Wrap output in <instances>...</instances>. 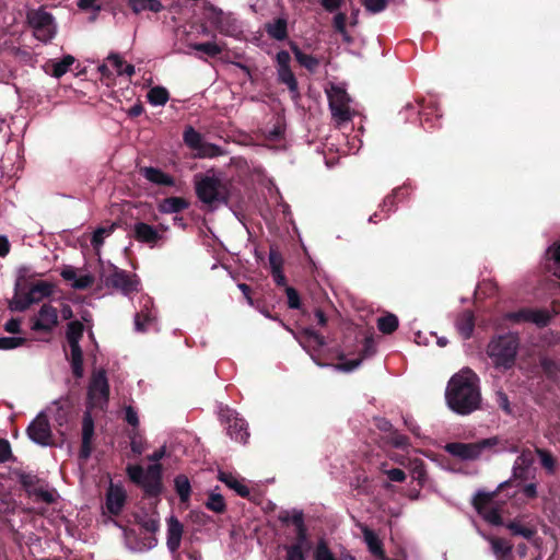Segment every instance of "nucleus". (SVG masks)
I'll return each mask as SVG.
<instances>
[{
    "label": "nucleus",
    "mask_w": 560,
    "mask_h": 560,
    "mask_svg": "<svg viewBox=\"0 0 560 560\" xmlns=\"http://www.w3.org/2000/svg\"><path fill=\"white\" fill-rule=\"evenodd\" d=\"M137 523L149 534L150 536L143 537L140 540L137 538V534L133 529L126 530V539L133 550L143 551L153 548L158 544V539L154 537V533L160 527L159 518L155 515L137 516Z\"/></svg>",
    "instance_id": "nucleus-10"
},
{
    "label": "nucleus",
    "mask_w": 560,
    "mask_h": 560,
    "mask_svg": "<svg viewBox=\"0 0 560 560\" xmlns=\"http://www.w3.org/2000/svg\"><path fill=\"white\" fill-rule=\"evenodd\" d=\"M398 201L396 200V198L392 195V192L389 195H387L383 202L381 203L380 208L383 212H386V213H389L392 211H395L396 210V206H397Z\"/></svg>",
    "instance_id": "nucleus-64"
},
{
    "label": "nucleus",
    "mask_w": 560,
    "mask_h": 560,
    "mask_svg": "<svg viewBox=\"0 0 560 560\" xmlns=\"http://www.w3.org/2000/svg\"><path fill=\"white\" fill-rule=\"evenodd\" d=\"M129 439H130V448H131V452L136 455V456H139L143 453L144 451V442H143V438L138 433L137 430L132 429L129 434H128Z\"/></svg>",
    "instance_id": "nucleus-53"
},
{
    "label": "nucleus",
    "mask_w": 560,
    "mask_h": 560,
    "mask_svg": "<svg viewBox=\"0 0 560 560\" xmlns=\"http://www.w3.org/2000/svg\"><path fill=\"white\" fill-rule=\"evenodd\" d=\"M107 59L118 75L127 74L131 77L135 73V66L127 63L119 55L110 54Z\"/></svg>",
    "instance_id": "nucleus-41"
},
{
    "label": "nucleus",
    "mask_w": 560,
    "mask_h": 560,
    "mask_svg": "<svg viewBox=\"0 0 560 560\" xmlns=\"http://www.w3.org/2000/svg\"><path fill=\"white\" fill-rule=\"evenodd\" d=\"M390 443L397 448H406L409 446V439L394 429L389 436Z\"/></svg>",
    "instance_id": "nucleus-58"
},
{
    "label": "nucleus",
    "mask_w": 560,
    "mask_h": 560,
    "mask_svg": "<svg viewBox=\"0 0 560 560\" xmlns=\"http://www.w3.org/2000/svg\"><path fill=\"white\" fill-rule=\"evenodd\" d=\"M376 351L375 342L373 340V337L368 336L364 338L363 347L360 351V358L348 360L341 364L338 365V368L345 372H350L357 369L363 359L372 357Z\"/></svg>",
    "instance_id": "nucleus-24"
},
{
    "label": "nucleus",
    "mask_w": 560,
    "mask_h": 560,
    "mask_svg": "<svg viewBox=\"0 0 560 560\" xmlns=\"http://www.w3.org/2000/svg\"><path fill=\"white\" fill-rule=\"evenodd\" d=\"M84 325L80 320H72L67 325L66 338L71 352V370L77 378L83 376V351L80 341L83 337Z\"/></svg>",
    "instance_id": "nucleus-8"
},
{
    "label": "nucleus",
    "mask_w": 560,
    "mask_h": 560,
    "mask_svg": "<svg viewBox=\"0 0 560 560\" xmlns=\"http://www.w3.org/2000/svg\"><path fill=\"white\" fill-rule=\"evenodd\" d=\"M290 48H291L292 52L294 54L296 61L302 67L307 69L310 72L316 71V69L319 66V60L316 57H313L312 55H307V54L303 52L299 48V46L294 43L290 44Z\"/></svg>",
    "instance_id": "nucleus-31"
},
{
    "label": "nucleus",
    "mask_w": 560,
    "mask_h": 560,
    "mask_svg": "<svg viewBox=\"0 0 560 560\" xmlns=\"http://www.w3.org/2000/svg\"><path fill=\"white\" fill-rule=\"evenodd\" d=\"M148 102L154 106H163L170 100V93L164 86L151 88L147 94Z\"/></svg>",
    "instance_id": "nucleus-39"
},
{
    "label": "nucleus",
    "mask_w": 560,
    "mask_h": 560,
    "mask_svg": "<svg viewBox=\"0 0 560 560\" xmlns=\"http://www.w3.org/2000/svg\"><path fill=\"white\" fill-rule=\"evenodd\" d=\"M505 319L513 324L533 323L537 327L544 328L550 324L552 314L546 308L522 307L515 312L506 313Z\"/></svg>",
    "instance_id": "nucleus-15"
},
{
    "label": "nucleus",
    "mask_w": 560,
    "mask_h": 560,
    "mask_svg": "<svg viewBox=\"0 0 560 560\" xmlns=\"http://www.w3.org/2000/svg\"><path fill=\"white\" fill-rule=\"evenodd\" d=\"M164 456L165 447L163 446L148 456V459L154 464L149 465L147 469L140 465H128L126 468L130 481L142 489L143 498L154 499L155 503L160 502V495L164 490L163 469L162 465L158 463Z\"/></svg>",
    "instance_id": "nucleus-2"
},
{
    "label": "nucleus",
    "mask_w": 560,
    "mask_h": 560,
    "mask_svg": "<svg viewBox=\"0 0 560 560\" xmlns=\"http://www.w3.org/2000/svg\"><path fill=\"white\" fill-rule=\"evenodd\" d=\"M140 173L143 175V177L147 180H149L150 183H153L155 185L167 186V187H172L175 185V178L158 167H153V166L143 167V168H141Z\"/></svg>",
    "instance_id": "nucleus-25"
},
{
    "label": "nucleus",
    "mask_w": 560,
    "mask_h": 560,
    "mask_svg": "<svg viewBox=\"0 0 560 560\" xmlns=\"http://www.w3.org/2000/svg\"><path fill=\"white\" fill-rule=\"evenodd\" d=\"M455 326L463 339H469L475 329V315L472 311L465 310L460 312L456 317Z\"/></svg>",
    "instance_id": "nucleus-26"
},
{
    "label": "nucleus",
    "mask_w": 560,
    "mask_h": 560,
    "mask_svg": "<svg viewBox=\"0 0 560 560\" xmlns=\"http://www.w3.org/2000/svg\"><path fill=\"white\" fill-rule=\"evenodd\" d=\"M203 16L210 26L221 35L238 38L243 24L232 12H224L210 1L203 2Z\"/></svg>",
    "instance_id": "nucleus-6"
},
{
    "label": "nucleus",
    "mask_w": 560,
    "mask_h": 560,
    "mask_svg": "<svg viewBox=\"0 0 560 560\" xmlns=\"http://www.w3.org/2000/svg\"><path fill=\"white\" fill-rule=\"evenodd\" d=\"M88 398L94 406L106 405L109 399V384L104 370L93 373L88 390Z\"/></svg>",
    "instance_id": "nucleus-18"
},
{
    "label": "nucleus",
    "mask_w": 560,
    "mask_h": 560,
    "mask_svg": "<svg viewBox=\"0 0 560 560\" xmlns=\"http://www.w3.org/2000/svg\"><path fill=\"white\" fill-rule=\"evenodd\" d=\"M167 540L166 545L170 551L175 555L180 546L184 532L183 524L175 517L171 516L167 521Z\"/></svg>",
    "instance_id": "nucleus-22"
},
{
    "label": "nucleus",
    "mask_w": 560,
    "mask_h": 560,
    "mask_svg": "<svg viewBox=\"0 0 560 560\" xmlns=\"http://www.w3.org/2000/svg\"><path fill=\"white\" fill-rule=\"evenodd\" d=\"M11 479L15 480L21 485L28 495H35L47 504L55 502L54 493L38 487L40 478L33 471H26L23 468L15 467L10 470Z\"/></svg>",
    "instance_id": "nucleus-9"
},
{
    "label": "nucleus",
    "mask_w": 560,
    "mask_h": 560,
    "mask_svg": "<svg viewBox=\"0 0 560 560\" xmlns=\"http://www.w3.org/2000/svg\"><path fill=\"white\" fill-rule=\"evenodd\" d=\"M276 61L278 82L288 86L293 100L300 97L299 83L290 67V54L287 50L278 51Z\"/></svg>",
    "instance_id": "nucleus-17"
},
{
    "label": "nucleus",
    "mask_w": 560,
    "mask_h": 560,
    "mask_svg": "<svg viewBox=\"0 0 560 560\" xmlns=\"http://www.w3.org/2000/svg\"><path fill=\"white\" fill-rule=\"evenodd\" d=\"M492 500V495L486 492H478L472 500L474 508L476 509L477 513L480 515L483 511H486L489 505V503Z\"/></svg>",
    "instance_id": "nucleus-55"
},
{
    "label": "nucleus",
    "mask_w": 560,
    "mask_h": 560,
    "mask_svg": "<svg viewBox=\"0 0 560 560\" xmlns=\"http://www.w3.org/2000/svg\"><path fill=\"white\" fill-rule=\"evenodd\" d=\"M285 293L288 298V306L292 310H299L301 307L299 292L292 287H285Z\"/></svg>",
    "instance_id": "nucleus-59"
},
{
    "label": "nucleus",
    "mask_w": 560,
    "mask_h": 560,
    "mask_svg": "<svg viewBox=\"0 0 560 560\" xmlns=\"http://www.w3.org/2000/svg\"><path fill=\"white\" fill-rule=\"evenodd\" d=\"M74 60L75 59L73 56L66 55L61 60L52 61V70L50 74L56 79L61 78L68 72L69 68L73 65Z\"/></svg>",
    "instance_id": "nucleus-44"
},
{
    "label": "nucleus",
    "mask_w": 560,
    "mask_h": 560,
    "mask_svg": "<svg viewBox=\"0 0 560 560\" xmlns=\"http://www.w3.org/2000/svg\"><path fill=\"white\" fill-rule=\"evenodd\" d=\"M28 25L34 31V36L43 42H50L56 35L54 16L43 9L30 10L26 14Z\"/></svg>",
    "instance_id": "nucleus-12"
},
{
    "label": "nucleus",
    "mask_w": 560,
    "mask_h": 560,
    "mask_svg": "<svg viewBox=\"0 0 560 560\" xmlns=\"http://www.w3.org/2000/svg\"><path fill=\"white\" fill-rule=\"evenodd\" d=\"M269 265H270L271 271L282 269L283 258H282L281 253L277 248L270 247Z\"/></svg>",
    "instance_id": "nucleus-60"
},
{
    "label": "nucleus",
    "mask_w": 560,
    "mask_h": 560,
    "mask_svg": "<svg viewBox=\"0 0 560 560\" xmlns=\"http://www.w3.org/2000/svg\"><path fill=\"white\" fill-rule=\"evenodd\" d=\"M261 136L267 142H278L284 137V126L278 122L271 129L261 131Z\"/></svg>",
    "instance_id": "nucleus-49"
},
{
    "label": "nucleus",
    "mask_w": 560,
    "mask_h": 560,
    "mask_svg": "<svg viewBox=\"0 0 560 560\" xmlns=\"http://www.w3.org/2000/svg\"><path fill=\"white\" fill-rule=\"evenodd\" d=\"M195 191L198 199L206 205H229L232 184L213 172L196 174L194 177Z\"/></svg>",
    "instance_id": "nucleus-4"
},
{
    "label": "nucleus",
    "mask_w": 560,
    "mask_h": 560,
    "mask_svg": "<svg viewBox=\"0 0 560 560\" xmlns=\"http://www.w3.org/2000/svg\"><path fill=\"white\" fill-rule=\"evenodd\" d=\"M94 436V421L90 412H85L82 419V442H91Z\"/></svg>",
    "instance_id": "nucleus-50"
},
{
    "label": "nucleus",
    "mask_w": 560,
    "mask_h": 560,
    "mask_svg": "<svg viewBox=\"0 0 560 560\" xmlns=\"http://www.w3.org/2000/svg\"><path fill=\"white\" fill-rule=\"evenodd\" d=\"M189 46L190 48L197 51H201L212 58L217 57L222 52V47L214 42L194 43Z\"/></svg>",
    "instance_id": "nucleus-46"
},
{
    "label": "nucleus",
    "mask_w": 560,
    "mask_h": 560,
    "mask_svg": "<svg viewBox=\"0 0 560 560\" xmlns=\"http://www.w3.org/2000/svg\"><path fill=\"white\" fill-rule=\"evenodd\" d=\"M446 453L460 460H477L483 453L518 452V446L499 435L472 443L451 442L444 446Z\"/></svg>",
    "instance_id": "nucleus-3"
},
{
    "label": "nucleus",
    "mask_w": 560,
    "mask_h": 560,
    "mask_svg": "<svg viewBox=\"0 0 560 560\" xmlns=\"http://www.w3.org/2000/svg\"><path fill=\"white\" fill-rule=\"evenodd\" d=\"M27 342L23 337H0V350H11L24 346Z\"/></svg>",
    "instance_id": "nucleus-56"
},
{
    "label": "nucleus",
    "mask_w": 560,
    "mask_h": 560,
    "mask_svg": "<svg viewBox=\"0 0 560 560\" xmlns=\"http://www.w3.org/2000/svg\"><path fill=\"white\" fill-rule=\"evenodd\" d=\"M189 206V201L183 197H167L159 203V211L161 213H179Z\"/></svg>",
    "instance_id": "nucleus-28"
},
{
    "label": "nucleus",
    "mask_w": 560,
    "mask_h": 560,
    "mask_svg": "<svg viewBox=\"0 0 560 560\" xmlns=\"http://www.w3.org/2000/svg\"><path fill=\"white\" fill-rule=\"evenodd\" d=\"M547 267L560 278V241L555 242L546 250Z\"/></svg>",
    "instance_id": "nucleus-33"
},
{
    "label": "nucleus",
    "mask_w": 560,
    "mask_h": 560,
    "mask_svg": "<svg viewBox=\"0 0 560 560\" xmlns=\"http://www.w3.org/2000/svg\"><path fill=\"white\" fill-rule=\"evenodd\" d=\"M94 277L92 275H84L79 278H75V280L72 283V288L75 290H85L89 289L94 284Z\"/></svg>",
    "instance_id": "nucleus-61"
},
{
    "label": "nucleus",
    "mask_w": 560,
    "mask_h": 560,
    "mask_svg": "<svg viewBox=\"0 0 560 560\" xmlns=\"http://www.w3.org/2000/svg\"><path fill=\"white\" fill-rule=\"evenodd\" d=\"M329 107L332 116L339 121L345 122L351 119L350 109L345 92L340 91L336 96H330Z\"/></svg>",
    "instance_id": "nucleus-23"
},
{
    "label": "nucleus",
    "mask_w": 560,
    "mask_h": 560,
    "mask_svg": "<svg viewBox=\"0 0 560 560\" xmlns=\"http://www.w3.org/2000/svg\"><path fill=\"white\" fill-rule=\"evenodd\" d=\"M495 402L506 415L512 413L509 397L503 390L495 393Z\"/></svg>",
    "instance_id": "nucleus-63"
},
{
    "label": "nucleus",
    "mask_w": 560,
    "mask_h": 560,
    "mask_svg": "<svg viewBox=\"0 0 560 560\" xmlns=\"http://www.w3.org/2000/svg\"><path fill=\"white\" fill-rule=\"evenodd\" d=\"M175 491L179 497L182 503L189 501L191 493V486L189 479L185 475H178L174 479Z\"/></svg>",
    "instance_id": "nucleus-38"
},
{
    "label": "nucleus",
    "mask_w": 560,
    "mask_h": 560,
    "mask_svg": "<svg viewBox=\"0 0 560 560\" xmlns=\"http://www.w3.org/2000/svg\"><path fill=\"white\" fill-rule=\"evenodd\" d=\"M13 459L11 444L8 440L0 438V463Z\"/></svg>",
    "instance_id": "nucleus-62"
},
{
    "label": "nucleus",
    "mask_w": 560,
    "mask_h": 560,
    "mask_svg": "<svg viewBox=\"0 0 560 560\" xmlns=\"http://www.w3.org/2000/svg\"><path fill=\"white\" fill-rule=\"evenodd\" d=\"M480 515L485 518V521L494 526L503 525V518L499 510L495 508H489L486 511H483Z\"/></svg>",
    "instance_id": "nucleus-57"
},
{
    "label": "nucleus",
    "mask_w": 560,
    "mask_h": 560,
    "mask_svg": "<svg viewBox=\"0 0 560 560\" xmlns=\"http://www.w3.org/2000/svg\"><path fill=\"white\" fill-rule=\"evenodd\" d=\"M59 324L58 311L51 304H43L38 315L33 319L32 330L42 332H51Z\"/></svg>",
    "instance_id": "nucleus-20"
},
{
    "label": "nucleus",
    "mask_w": 560,
    "mask_h": 560,
    "mask_svg": "<svg viewBox=\"0 0 560 560\" xmlns=\"http://www.w3.org/2000/svg\"><path fill=\"white\" fill-rule=\"evenodd\" d=\"M361 529L369 551L378 559L385 558L386 553L383 542L378 538L377 534L368 526H362Z\"/></svg>",
    "instance_id": "nucleus-27"
},
{
    "label": "nucleus",
    "mask_w": 560,
    "mask_h": 560,
    "mask_svg": "<svg viewBox=\"0 0 560 560\" xmlns=\"http://www.w3.org/2000/svg\"><path fill=\"white\" fill-rule=\"evenodd\" d=\"M219 480L222 481L226 487L234 490L240 497L248 498L249 489L247 486L242 483L236 476L232 472L220 471L218 476Z\"/></svg>",
    "instance_id": "nucleus-29"
},
{
    "label": "nucleus",
    "mask_w": 560,
    "mask_h": 560,
    "mask_svg": "<svg viewBox=\"0 0 560 560\" xmlns=\"http://www.w3.org/2000/svg\"><path fill=\"white\" fill-rule=\"evenodd\" d=\"M132 237L150 248L160 247L164 244L166 237L160 233L159 229L145 222H137L132 228Z\"/></svg>",
    "instance_id": "nucleus-19"
},
{
    "label": "nucleus",
    "mask_w": 560,
    "mask_h": 560,
    "mask_svg": "<svg viewBox=\"0 0 560 560\" xmlns=\"http://www.w3.org/2000/svg\"><path fill=\"white\" fill-rule=\"evenodd\" d=\"M34 303V299L28 293L20 294L18 289L13 299L9 302V308L12 312H24Z\"/></svg>",
    "instance_id": "nucleus-40"
},
{
    "label": "nucleus",
    "mask_w": 560,
    "mask_h": 560,
    "mask_svg": "<svg viewBox=\"0 0 560 560\" xmlns=\"http://www.w3.org/2000/svg\"><path fill=\"white\" fill-rule=\"evenodd\" d=\"M505 526L513 536H522L528 540H530L537 533L536 528L524 526L517 521H510Z\"/></svg>",
    "instance_id": "nucleus-43"
},
{
    "label": "nucleus",
    "mask_w": 560,
    "mask_h": 560,
    "mask_svg": "<svg viewBox=\"0 0 560 560\" xmlns=\"http://www.w3.org/2000/svg\"><path fill=\"white\" fill-rule=\"evenodd\" d=\"M267 34L277 40L288 37V22L283 18L276 19L272 23L266 24Z\"/></svg>",
    "instance_id": "nucleus-34"
},
{
    "label": "nucleus",
    "mask_w": 560,
    "mask_h": 560,
    "mask_svg": "<svg viewBox=\"0 0 560 560\" xmlns=\"http://www.w3.org/2000/svg\"><path fill=\"white\" fill-rule=\"evenodd\" d=\"M292 524L295 529V538L292 544L283 545L285 560H306L307 553L312 549V541L304 522L303 511L294 512Z\"/></svg>",
    "instance_id": "nucleus-7"
},
{
    "label": "nucleus",
    "mask_w": 560,
    "mask_h": 560,
    "mask_svg": "<svg viewBox=\"0 0 560 560\" xmlns=\"http://www.w3.org/2000/svg\"><path fill=\"white\" fill-rule=\"evenodd\" d=\"M126 491L118 486L110 485L106 493V509L112 515H119L126 503Z\"/></svg>",
    "instance_id": "nucleus-21"
},
{
    "label": "nucleus",
    "mask_w": 560,
    "mask_h": 560,
    "mask_svg": "<svg viewBox=\"0 0 560 560\" xmlns=\"http://www.w3.org/2000/svg\"><path fill=\"white\" fill-rule=\"evenodd\" d=\"M539 366L546 377L552 382L558 381L560 374V364L547 355H539Z\"/></svg>",
    "instance_id": "nucleus-35"
},
{
    "label": "nucleus",
    "mask_w": 560,
    "mask_h": 560,
    "mask_svg": "<svg viewBox=\"0 0 560 560\" xmlns=\"http://www.w3.org/2000/svg\"><path fill=\"white\" fill-rule=\"evenodd\" d=\"M219 419L221 423L225 425L226 433L232 440L243 444L247 443L249 438L248 424L243 418H240L234 410L228 407L221 408Z\"/></svg>",
    "instance_id": "nucleus-14"
},
{
    "label": "nucleus",
    "mask_w": 560,
    "mask_h": 560,
    "mask_svg": "<svg viewBox=\"0 0 560 560\" xmlns=\"http://www.w3.org/2000/svg\"><path fill=\"white\" fill-rule=\"evenodd\" d=\"M491 542V548H492V551L499 556V557H506L508 555L511 553L512 551V545L508 544L504 539L502 538H497V537H493L491 538L490 540Z\"/></svg>",
    "instance_id": "nucleus-51"
},
{
    "label": "nucleus",
    "mask_w": 560,
    "mask_h": 560,
    "mask_svg": "<svg viewBox=\"0 0 560 560\" xmlns=\"http://www.w3.org/2000/svg\"><path fill=\"white\" fill-rule=\"evenodd\" d=\"M398 317L392 313H388L377 319V328L385 335L393 334L398 328Z\"/></svg>",
    "instance_id": "nucleus-42"
},
{
    "label": "nucleus",
    "mask_w": 560,
    "mask_h": 560,
    "mask_svg": "<svg viewBox=\"0 0 560 560\" xmlns=\"http://www.w3.org/2000/svg\"><path fill=\"white\" fill-rule=\"evenodd\" d=\"M183 140L185 145L194 151V158L197 159H211L223 153L221 147L205 141L202 135L191 126L185 128Z\"/></svg>",
    "instance_id": "nucleus-11"
},
{
    "label": "nucleus",
    "mask_w": 560,
    "mask_h": 560,
    "mask_svg": "<svg viewBox=\"0 0 560 560\" xmlns=\"http://www.w3.org/2000/svg\"><path fill=\"white\" fill-rule=\"evenodd\" d=\"M55 285L47 281H37L33 283L28 290V295L34 299V303L52 295Z\"/></svg>",
    "instance_id": "nucleus-32"
},
{
    "label": "nucleus",
    "mask_w": 560,
    "mask_h": 560,
    "mask_svg": "<svg viewBox=\"0 0 560 560\" xmlns=\"http://www.w3.org/2000/svg\"><path fill=\"white\" fill-rule=\"evenodd\" d=\"M314 560H338L324 539H319L313 552ZM340 560H355L350 553H343Z\"/></svg>",
    "instance_id": "nucleus-30"
},
{
    "label": "nucleus",
    "mask_w": 560,
    "mask_h": 560,
    "mask_svg": "<svg viewBox=\"0 0 560 560\" xmlns=\"http://www.w3.org/2000/svg\"><path fill=\"white\" fill-rule=\"evenodd\" d=\"M129 7L136 14L142 11L159 13L164 9L160 0H129Z\"/></svg>",
    "instance_id": "nucleus-36"
},
{
    "label": "nucleus",
    "mask_w": 560,
    "mask_h": 560,
    "mask_svg": "<svg viewBox=\"0 0 560 560\" xmlns=\"http://www.w3.org/2000/svg\"><path fill=\"white\" fill-rule=\"evenodd\" d=\"M532 457L523 452L515 460L513 466V478L517 480H526L528 478V467L532 464Z\"/></svg>",
    "instance_id": "nucleus-37"
},
{
    "label": "nucleus",
    "mask_w": 560,
    "mask_h": 560,
    "mask_svg": "<svg viewBox=\"0 0 560 560\" xmlns=\"http://www.w3.org/2000/svg\"><path fill=\"white\" fill-rule=\"evenodd\" d=\"M477 374L466 368L448 381L445 399L451 410L458 415H469L479 409L481 394Z\"/></svg>",
    "instance_id": "nucleus-1"
},
{
    "label": "nucleus",
    "mask_w": 560,
    "mask_h": 560,
    "mask_svg": "<svg viewBox=\"0 0 560 560\" xmlns=\"http://www.w3.org/2000/svg\"><path fill=\"white\" fill-rule=\"evenodd\" d=\"M388 1L389 0H360L365 11L371 14L383 12L388 5Z\"/></svg>",
    "instance_id": "nucleus-52"
},
{
    "label": "nucleus",
    "mask_w": 560,
    "mask_h": 560,
    "mask_svg": "<svg viewBox=\"0 0 560 560\" xmlns=\"http://www.w3.org/2000/svg\"><path fill=\"white\" fill-rule=\"evenodd\" d=\"M112 272L105 277L104 283L107 288L117 290L124 295H129L139 291V278L136 273H130L114 265H110Z\"/></svg>",
    "instance_id": "nucleus-13"
},
{
    "label": "nucleus",
    "mask_w": 560,
    "mask_h": 560,
    "mask_svg": "<svg viewBox=\"0 0 560 560\" xmlns=\"http://www.w3.org/2000/svg\"><path fill=\"white\" fill-rule=\"evenodd\" d=\"M520 337L514 332L493 336L487 346V355L500 372L512 370L516 363Z\"/></svg>",
    "instance_id": "nucleus-5"
},
{
    "label": "nucleus",
    "mask_w": 560,
    "mask_h": 560,
    "mask_svg": "<svg viewBox=\"0 0 560 560\" xmlns=\"http://www.w3.org/2000/svg\"><path fill=\"white\" fill-rule=\"evenodd\" d=\"M26 434L31 441L40 446L54 445L50 422L44 411L39 412L28 424Z\"/></svg>",
    "instance_id": "nucleus-16"
},
{
    "label": "nucleus",
    "mask_w": 560,
    "mask_h": 560,
    "mask_svg": "<svg viewBox=\"0 0 560 560\" xmlns=\"http://www.w3.org/2000/svg\"><path fill=\"white\" fill-rule=\"evenodd\" d=\"M411 476L418 481L419 486L422 487L427 481V471L424 468V462L416 458L411 462Z\"/></svg>",
    "instance_id": "nucleus-47"
},
{
    "label": "nucleus",
    "mask_w": 560,
    "mask_h": 560,
    "mask_svg": "<svg viewBox=\"0 0 560 560\" xmlns=\"http://www.w3.org/2000/svg\"><path fill=\"white\" fill-rule=\"evenodd\" d=\"M206 506L215 513H223L226 509L223 497L218 493H211L209 495Z\"/></svg>",
    "instance_id": "nucleus-54"
},
{
    "label": "nucleus",
    "mask_w": 560,
    "mask_h": 560,
    "mask_svg": "<svg viewBox=\"0 0 560 560\" xmlns=\"http://www.w3.org/2000/svg\"><path fill=\"white\" fill-rule=\"evenodd\" d=\"M535 452L538 455L540 464L546 469V471L549 475H553L557 467V460L553 455L548 450L539 447H536Z\"/></svg>",
    "instance_id": "nucleus-45"
},
{
    "label": "nucleus",
    "mask_w": 560,
    "mask_h": 560,
    "mask_svg": "<svg viewBox=\"0 0 560 560\" xmlns=\"http://www.w3.org/2000/svg\"><path fill=\"white\" fill-rule=\"evenodd\" d=\"M115 230V224L97 228L92 235L91 244L94 248H100L104 244L105 236L110 235Z\"/></svg>",
    "instance_id": "nucleus-48"
}]
</instances>
